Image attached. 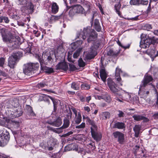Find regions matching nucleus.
I'll use <instances>...</instances> for the list:
<instances>
[{
  "label": "nucleus",
  "mask_w": 158,
  "mask_h": 158,
  "mask_svg": "<svg viewBox=\"0 0 158 158\" xmlns=\"http://www.w3.org/2000/svg\"><path fill=\"white\" fill-rule=\"evenodd\" d=\"M140 37V47L143 48L149 47L151 44V38L145 34H142Z\"/></svg>",
  "instance_id": "obj_4"
},
{
  "label": "nucleus",
  "mask_w": 158,
  "mask_h": 158,
  "mask_svg": "<svg viewBox=\"0 0 158 158\" xmlns=\"http://www.w3.org/2000/svg\"><path fill=\"white\" fill-rule=\"evenodd\" d=\"M7 156L0 152V158H6Z\"/></svg>",
  "instance_id": "obj_63"
},
{
  "label": "nucleus",
  "mask_w": 158,
  "mask_h": 158,
  "mask_svg": "<svg viewBox=\"0 0 158 158\" xmlns=\"http://www.w3.org/2000/svg\"><path fill=\"white\" fill-rule=\"evenodd\" d=\"M56 69H61L64 71H66L68 68L67 64L64 62H60L56 66Z\"/></svg>",
  "instance_id": "obj_17"
},
{
  "label": "nucleus",
  "mask_w": 158,
  "mask_h": 158,
  "mask_svg": "<svg viewBox=\"0 0 158 158\" xmlns=\"http://www.w3.org/2000/svg\"><path fill=\"white\" fill-rule=\"evenodd\" d=\"M90 129L92 137L97 141H100L102 138L101 134L96 131L97 129H93L92 127H91Z\"/></svg>",
  "instance_id": "obj_12"
},
{
  "label": "nucleus",
  "mask_w": 158,
  "mask_h": 158,
  "mask_svg": "<svg viewBox=\"0 0 158 158\" xmlns=\"http://www.w3.org/2000/svg\"><path fill=\"white\" fill-rule=\"evenodd\" d=\"M107 84L110 90L113 93L117 94V93L119 91V90L116 88V85L111 79H107Z\"/></svg>",
  "instance_id": "obj_8"
},
{
  "label": "nucleus",
  "mask_w": 158,
  "mask_h": 158,
  "mask_svg": "<svg viewBox=\"0 0 158 158\" xmlns=\"http://www.w3.org/2000/svg\"><path fill=\"white\" fill-rule=\"evenodd\" d=\"M120 50H114L113 49H110L107 52V54L109 56H117L119 53Z\"/></svg>",
  "instance_id": "obj_21"
},
{
  "label": "nucleus",
  "mask_w": 158,
  "mask_h": 158,
  "mask_svg": "<svg viewBox=\"0 0 158 158\" xmlns=\"http://www.w3.org/2000/svg\"><path fill=\"white\" fill-rule=\"evenodd\" d=\"M133 130L135 132V136L138 137L139 136L140 130L139 126L137 125H135L133 128Z\"/></svg>",
  "instance_id": "obj_29"
},
{
  "label": "nucleus",
  "mask_w": 158,
  "mask_h": 158,
  "mask_svg": "<svg viewBox=\"0 0 158 158\" xmlns=\"http://www.w3.org/2000/svg\"><path fill=\"white\" fill-rule=\"evenodd\" d=\"M114 8L116 12H117L118 15L120 16L121 14L120 12L119 11V10L120 8V6L119 4H116L114 6Z\"/></svg>",
  "instance_id": "obj_42"
},
{
  "label": "nucleus",
  "mask_w": 158,
  "mask_h": 158,
  "mask_svg": "<svg viewBox=\"0 0 158 158\" xmlns=\"http://www.w3.org/2000/svg\"><path fill=\"white\" fill-rule=\"evenodd\" d=\"M47 123L53 126L59 127L61 125L62 122L61 119L60 117H59L57 118L55 121L53 122L48 121Z\"/></svg>",
  "instance_id": "obj_19"
},
{
  "label": "nucleus",
  "mask_w": 158,
  "mask_h": 158,
  "mask_svg": "<svg viewBox=\"0 0 158 158\" xmlns=\"http://www.w3.org/2000/svg\"><path fill=\"white\" fill-rule=\"evenodd\" d=\"M85 127V123H82L80 125L76 126V128L82 129L84 128Z\"/></svg>",
  "instance_id": "obj_47"
},
{
  "label": "nucleus",
  "mask_w": 158,
  "mask_h": 158,
  "mask_svg": "<svg viewBox=\"0 0 158 158\" xmlns=\"http://www.w3.org/2000/svg\"><path fill=\"white\" fill-rule=\"evenodd\" d=\"M71 87L74 90H78L79 89V86L77 83L73 82L71 84Z\"/></svg>",
  "instance_id": "obj_37"
},
{
  "label": "nucleus",
  "mask_w": 158,
  "mask_h": 158,
  "mask_svg": "<svg viewBox=\"0 0 158 158\" xmlns=\"http://www.w3.org/2000/svg\"><path fill=\"white\" fill-rule=\"evenodd\" d=\"M27 108L28 113L31 116H34L35 115V114L32 110V107L30 106H28Z\"/></svg>",
  "instance_id": "obj_39"
},
{
  "label": "nucleus",
  "mask_w": 158,
  "mask_h": 158,
  "mask_svg": "<svg viewBox=\"0 0 158 158\" xmlns=\"http://www.w3.org/2000/svg\"><path fill=\"white\" fill-rule=\"evenodd\" d=\"M79 99L81 102H84L85 101V97L82 96H80Z\"/></svg>",
  "instance_id": "obj_59"
},
{
  "label": "nucleus",
  "mask_w": 158,
  "mask_h": 158,
  "mask_svg": "<svg viewBox=\"0 0 158 158\" xmlns=\"http://www.w3.org/2000/svg\"><path fill=\"white\" fill-rule=\"evenodd\" d=\"M53 55V54H51L50 52L49 51L44 52H43L42 54V57L43 60L45 61H47L50 64H52L53 61V59L52 56Z\"/></svg>",
  "instance_id": "obj_9"
},
{
  "label": "nucleus",
  "mask_w": 158,
  "mask_h": 158,
  "mask_svg": "<svg viewBox=\"0 0 158 158\" xmlns=\"http://www.w3.org/2000/svg\"><path fill=\"white\" fill-rule=\"evenodd\" d=\"M4 20V22L8 23L9 22L10 20L7 17L5 16H1L0 17V23L2 22Z\"/></svg>",
  "instance_id": "obj_38"
},
{
  "label": "nucleus",
  "mask_w": 158,
  "mask_h": 158,
  "mask_svg": "<svg viewBox=\"0 0 158 158\" xmlns=\"http://www.w3.org/2000/svg\"><path fill=\"white\" fill-rule=\"evenodd\" d=\"M40 62L41 69L42 70L44 71L45 72L49 73L53 72V69L52 68H49L43 65V62L42 60H40Z\"/></svg>",
  "instance_id": "obj_15"
},
{
  "label": "nucleus",
  "mask_w": 158,
  "mask_h": 158,
  "mask_svg": "<svg viewBox=\"0 0 158 158\" xmlns=\"http://www.w3.org/2000/svg\"><path fill=\"white\" fill-rule=\"evenodd\" d=\"M43 98V100L46 101L48 102H49V98L51 99L53 103H54V110H55L56 109V106L54 104V99L52 97H49L47 95H43L42 96Z\"/></svg>",
  "instance_id": "obj_30"
},
{
  "label": "nucleus",
  "mask_w": 158,
  "mask_h": 158,
  "mask_svg": "<svg viewBox=\"0 0 158 158\" xmlns=\"http://www.w3.org/2000/svg\"><path fill=\"white\" fill-rule=\"evenodd\" d=\"M17 62L13 56H10L8 59V65L10 68H14L16 65Z\"/></svg>",
  "instance_id": "obj_18"
},
{
  "label": "nucleus",
  "mask_w": 158,
  "mask_h": 158,
  "mask_svg": "<svg viewBox=\"0 0 158 158\" xmlns=\"http://www.w3.org/2000/svg\"><path fill=\"white\" fill-rule=\"evenodd\" d=\"M118 116L119 118L123 117L125 116L124 113L122 111L119 110L118 111Z\"/></svg>",
  "instance_id": "obj_45"
},
{
  "label": "nucleus",
  "mask_w": 158,
  "mask_h": 158,
  "mask_svg": "<svg viewBox=\"0 0 158 158\" xmlns=\"http://www.w3.org/2000/svg\"><path fill=\"white\" fill-rule=\"evenodd\" d=\"M117 43L119 46H121L123 48H124L125 49L128 48L129 47V45L126 47L123 46L122 45V44H121V42L119 40L117 42Z\"/></svg>",
  "instance_id": "obj_55"
},
{
  "label": "nucleus",
  "mask_w": 158,
  "mask_h": 158,
  "mask_svg": "<svg viewBox=\"0 0 158 158\" xmlns=\"http://www.w3.org/2000/svg\"><path fill=\"white\" fill-rule=\"evenodd\" d=\"M101 115L102 116V120H106L110 118V114L108 112H102Z\"/></svg>",
  "instance_id": "obj_31"
},
{
  "label": "nucleus",
  "mask_w": 158,
  "mask_h": 158,
  "mask_svg": "<svg viewBox=\"0 0 158 158\" xmlns=\"http://www.w3.org/2000/svg\"><path fill=\"white\" fill-rule=\"evenodd\" d=\"M152 80L153 78L151 76L148 75V74H146L144 76L143 80L142 81L140 85V87L141 88L145 87Z\"/></svg>",
  "instance_id": "obj_11"
},
{
  "label": "nucleus",
  "mask_w": 158,
  "mask_h": 158,
  "mask_svg": "<svg viewBox=\"0 0 158 158\" xmlns=\"http://www.w3.org/2000/svg\"><path fill=\"white\" fill-rule=\"evenodd\" d=\"M89 51L86 56V58L89 60L93 58L97 54L95 49L93 46L90 48Z\"/></svg>",
  "instance_id": "obj_14"
},
{
  "label": "nucleus",
  "mask_w": 158,
  "mask_h": 158,
  "mask_svg": "<svg viewBox=\"0 0 158 158\" xmlns=\"http://www.w3.org/2000/svg\"><path fill=\"white\" fill-rule=\"evenodd\" d=\"M89 36L87 39L88 42L94 40L97 37V34L94 29H90L89 27H87L84 29L83 31L79 35H77V38L80 39L82 38L83 40L85 39L86 36Z\"/></svg>",
  "instance_id": "obj_1"
},
{
  "label": "nucleus",
  "mask_w": 158,
  "mask_h": 158,
  "mask_svg": "<svg viewBox=\"0 0 158 158\" xmlns=\"http://www.w3.org/2000/svg\"><path fill=\"white\" fill-rule=\"evenodd\" d=\"M156 48L153 47V48H150V49H148L147 50V52L148 54L150 55L153 56H156Z\"/></svg>",
  "instance_id": "obj_28"
},
{
  "label": "nucleus",
  "mask_w": 158,
  "mask_h": 158,
  "mask_svg": "<svg viewBox=\"0 0 158 158\" xmlns=\"http://www.w3.org/2000/svg\"><path fill=\"white\" fill-rule=\"evenodd\" d=\"M122 72L121 69L118 67H117L115 70V78L118 81L119 85H123V84L121 81V79L120 76V74Z\"/></svg>",
  "instance_id": "obj_13"
},
{
  "label": "nucleus",
  "mask_w": 158,
  "mask_h": 158,
  "mask_svg": "<svg viewBox=\"0 0 158 158\" xmlns=\"http://www.w3.org/2000/svg\"><path fill=\"white\" fill-rule=\"evenodd\" d=\"M76 13H84L85 11L84 8L80 5H77L73 6Z\"/></svg>",
  "instance_id": "obj_20"
},
{
  "label": "nucleus",
  "mask_w": 158,
  "mask_h": 158,
  "mask_svg": "<svg viewBox=\"0 0 158 158\" xmlns=\"http://www.w3.org/2000/svg\"><path fill=\"white\" fill-rule=\"evenodd\" d=\"M82 89H88L90 88V85L88 84L84 83L81 85Z\"/></svg>",
  "instance_id": "obj_43"
},
{
  "label": "nucleus",
  "mask_w": 158,
  "mask_h": 158,
  "mask_svg": "<svg viewBox=\"0 0 158 158\" xmlns=\"http://www.w3.org/2000/svg\"><path fill=\"white\" fill-rule=\"evenodd\" d=\"M75 11L74 9L73 6L70 9L69 12V15L70 17H72L73 16L76 14Z\"/></svg>",
  "instance_id": "obj_41"
},
{
  "label": "nucleus",
  "mask_w": 158,
  "mask_h": 158,
  "mask_svg": "<svg viewBox=\"0 0 158 158\" xmlns=\"http://www.w3.org/2000/svg\"><path fill=\"white\" fill-rule=\"evenodd\" d=\"M74 121L77 124H79L80 123L81 121V116L80 113H78L77 116H75Z\"/></svg>",
  "instance_id": "obj_33"
},
{
  "label": "nucleus",
  "mask_w": 158,
  "mask_h": 158,
  "mask_svg": "<svg viewBox=\"0 0 158 158\" xmlns=\"http://www.w3.org/2000/svg\"><path fill=\"white\" fill-rule=\"evenodd\" d=\"M11 17L12 19H14L17 20L20 19V17L17 15H14V14L11 15Z\"/></svg>",
  "instance_id": "obj_52"
},
{
  "label": "nucleus",
  "mask_w": 158,
  "mask_h": 158,
  "mask_svg": "<svg viewBox=\"0 0 158 158\" xmlns=\"http://www.w3.org/2000/svg\"><path fill=\"white\" fill-rule=\"evenodd\" d=\"M72 110L74 114H75V116H77L78 114H77V111L76 110L75 108H72Z\"/></svg>",
  "instance_id": "obj_64"
},
{
  "label": "nucleus",
  "mask_w": 158,
  "mask_h": 158,
  "mask_svg": "<svg viewBox=\"0 0 158 158\" xmlns=\"http://www.w3.org/2000/svg\"><path fill=\"white\" fill-rule=\"evenodd\" d=\"M5 59L3 57L0 58V67H2L5 63Z\"/></svg>",
  "instance_id": "obj_49"
},
{
  "label": "nucleus",
  "mask_w": 158,
  "mask_h": 158,
  "mask_svg": "<svg viewBox=\"0 0 158 158\" xmlns=\"http://www.w3.org/2000/svg\"><path fill=\"white\" fill-rule=\"evenodd\" d=\"M13 119L9 117L8 118H6V123L8 124H12L13 125H17V126H18L19 125V122L12 119Z\"/></svg>",
  "instance_id": "obj_24"
},
{
  "label": "nucleus",
  "mask_w": 158,
  "mask_h": 158,
  "mask_svg": "<svg viewBox=\"0 0 158 158\" xmlns=\"http://www.w3.org/2000/svg\"><path fill=\"white\" fill-rule=\"evenodd\" d=\"M6 118H4L3 119H0V126H2L4 127H6L8 125L6 124Z\"/></svg>",
  "instance_id": "obj_36"
},
{
  "label": "nucleus",
  "mask_w": 158,
  "mask_h": 158,
  "mask_svg": "<svg viewBox=\"0 0 158 158\" xmlns=\"http://www.w3.org/2000/svg\"><path fill=\"white\" fill-rule=\"evenodd\" d=\"M114 127L118 129H123L125 128V126L124 123L118 122L114 124Z\"/></svg>",
  "instance_id": "obj_27"
},
{
  "label": "nucleus",
  "mask_w": 158,
  "mask_h": 158,
  "mask_svg": "<svg viewBox=\"0 0 158 158\" xmlns=\"http://www.w3.org/2000/svg\"><path fill=\"white\" fill-rule=\"evenodd\" d=\"M0 76H2L3 77H6L7 74L5 72L2 70H0Z\"/></svg>",
  "instance_id": "obj_54"
},
{
  "label": "nucleus",
  "mask_w": 158,
  "mask_h": 158,
  "mask_svg": "<svg viewBox=\"0 0 158 158\" xmlns=\"http://www.w3.org/2000/svg\"><path fill=\"white\" fill-rule=\"evenodd\" d=\"M3 40L8 45V46L16 48L15 45H18V42L16 37L11 34L9 36L4 35L2 34Z\"/></svg>",
  "instance_id": "obj_3"
},
{
  "label": "nucleus",
  "mask_w": 158,
  "mask_h": 158,
  "mask_svg": "<svg viewBox=\"0 0 158 158\" xmlns=\"http://www.w3.org/2000/svg\"><path fill=\"white\" fill-rule=\"evenodd\" d=\"M87 121L89 124L92 126L91 127H92L93 128V129H97V127L94 121L91 120L89 118H87Z\"/></svg>",
  "instance_id": "obj_34"
},
{
  "label": "nucleus",
  "mask_w": 158,
  "mask_h": 158,
  "mask_svg": "<svg viewBox=\"0 0 158 158\" xmlns=\"http://www.w3.org/2000/svg\"><path fill=\"white\" fill-rule=\"evenodd\" d=\"M78 65L80 67H83L85 65V63L81 58L79 59L78 61Z\"/></svg>",
  "instance_id": "obj_40"
},
{
  "label": "nucleus",
  "mask_w": 158,
  "mask_h": 158,
  "mask_svg": "<svg viewBox=\"0 0 158 158\" xmlns=\"http://www.w3.org/2000/svg\"><path fill=\"white\" fill-rule=\"evenodd\" d=\"M80 54V51L77 50L76 52L74 53L73 54V56L74 58H77L79 55Z\"/></svg>",
  "instance_id": "obj_50"
},
{
  "label": "nucleus",
  "mask_w": 158,
  "mask_h": 158,
  "mask_svg": "<svg viewBox=\"0 0 158 158\" xmlns=\"http://www.w3.org/2000/svg\"><path fill=\"white\" fill-rule=\"evenodd\" d=\"M142 88H141V87H140L139 88V91H140V92H142V93H143V95L145 96H146L148 95L149 93V91H143L142 90Z\"/></svg>",
  "instance_id": "obj_51"
},
{
  "label": "nucleus",
  "mask_w": 158,
  "mask_h": 158,
  "mask_svg": "<svg viewBox=\"0 0 158 158\" xmlns=\"http://www.w3.org/2000/svg\"><path fill=\"white\" fill-rule=\"evenodd\" d=\"M104 99L108 102H110L111 101L110 97L108 95L104 96Z\"/></svg>",
  "instance_id": "obj_44"
},
{
  "label": "nucleus",
  "mask_w": 158,
  "mask_h": 158,
  "mask_svg": "<svg viewBox=\"0 0 158 158\" xmlns=\"http://www.w3.org/2000/svg\"><path fill=\"white\" fill-rule=\"evenodd\" d=\"M132 118L135 120L137 121H139L142 120H146V121H148V119L147 118L141 115L135 114L132 116Z\"/></svg>",
  "instance_id": "obj_23"
},
{
  "label": "nucleus",
  "mask_w": 158,
  "mask_h": 158,
  "mask_svg": "<svg viewBox=\"0 0 158 158\" xmlns=\"http://www.w3.org/2000/svg\"><path fill=\"white\" fill-rule=\"evenodd\" d=\"M10 139V134L7 131L5 130L0 135V146L4 147L8 143Z\"/></svg>",
  "instance_id": "obj_5"
},
{
  "label": "nucleus",
  "mask_w": 158,
  "mask_h": 158,
  "mask_svg": "<svg viewBox=\"0 0 158 158\" xmlns=\"http://www.w3.org/2000/svg\"><path fill=\"white\" fill-rule=\"evenodd\" d=\"M94 28L98 31H100L101 30L102 27L100 26L99 20L98 19H95L94 22Z\"/></svg>",
  "instance_id": "obj_25"
},
{
  "label": "nucleus",
  "mask_w": 158,
  "mask_h": 158,
  "mask_svg": "<svg viewBox=\"0 0 158 158\" xmlns=\"http://www.w3.org/2000/svg\"><path fill=\"white\" fill-rule=\"evenodd\" d=\"M17 24L19 26H24L25 24L22 22L19 21H17Z\"/></svg>",
  "instance_id": "obj_56"
},
{
  "label": "nucleus",
  "mask_w": 158,
  "mask_h": 158,
  "mask_svg": "<svg viewBox=\"0 0 158 158\" xmlns=\"http://www.w3.org/2000/svg\"><path fill=\"white\" fill-rule=\"evenodd\" d=\"M69 68L70 71H74L77 69L76 67L73 64H69Z\"/></svg>",
  "instance_id": "obj_46"
},
{
  "label": "nucleus",
  "mask_w": 158,
  "mask_h": 158,
  "mask_svg": "<svg viewBox=\"0 0 158 158\" xmlns=\"http://www.w3.org/2000/svg\"><path fill=\"white\" fill-rule=\"evenodd\" d=\"M47 127L49 128V130L52 131H53L54 132H57L56 130L55 129L53 128V127Z\"/></svg>",
  "instance_id": "obj_60"
},
{
  "label": "nucleus",
  "mask_w": 158,
  "mask_h": 158,
  "mask_svg": "<svg viewBox=\"0 0 158 158\" xmlns=\"http://www.w3.org/2000/svg\"><path fill=\"white\" fill-rule=\"evenodd\" d=\"M69 124V121L68 120L66 119L64 120V123L63 126L60 128H58L57 129H62L66 128L68 127Z\"/></svg>",
  "instance_id": "obj_35"
},
{
  "label": "nucleus",
  "mask_w": 158,
  "mask_h": 158,
  "mask_svg": "<svg viewBox=\"0 0 158 158\" xmlns=\"http://www.w3.org/2000/svg\"><path fill=\"white\" fill-rule=\"evenodd\" d=\"M16 2L19 4L25 5L26 7L30 10V12H32L34 10V6L29 0H16Z\"/></svg>",
  "instance_id": "obj_6"
},
{
  "label": "nucleus",
  "mask_w": 158,
  "mask_h": 158,
  "mask_svg": "<svg viewBox=\"0 0 158 158\" xmlns=\"http://www.w3.org/2000/svg\"><path fill=\"white\" fill-rule=\"evenodd\" d=\"M148 1H143L142 0H131L130 4L131 5H139L140 4L146 5L148 4Z\"/></svg>",
  "instance_id": "obj_16"
},
{
  "label": "nucleus",
  "mask_w": 158,
  "mask_h": 158,
  "mask_svg": "<svg viewBox=\"0 0 158 158\" xmlns=\"http://www.w3.org/2000/svg\"><path fill=\"white\" fill-rule=\"evenodd\" d=\"M151 38V43L154 44L155 43H158V39H155L154 37Z\"/></svg>",
  "instance_id": "obj_48"
},
{
  "label": "nucleus",
  "mask_w": 158,
  "mask_h": 158,
  "mask_svg": "<svg viewBox=\"0 0 158 158\" xmlns=\"http://www.w3.org/2000/svg\"><path fill=\"white\" fill-rule=\"evenodd\" d=\"M100 75L102 80L103 81H105L107 77V74L104 68H102L100 70Z\"/></svg>",
  "instance_id": "obj_22"
},
{
  "label": "nucleus",
  "mask_w": 158,
  "mask_h": 158,
  "mask_svg": "<svg viewBox=\"0 0 158 158\" xmlns=\"http://www.w3.org/2000/svg\"><path fill=\"white\" fill-rule=\"evenodd\" d=\"M15 109L14 111L9 115V117L11 118L19 117L22 114V109L21 106H18L17 108Z\"/></svg>",
  "instance_id": "obj_7"
},
{
  "label": "nucleus",
  "mask_w": 158,
  "mask_h": 158,
  "mask_svg": "<svg viewBox=\"0 0 158 158\" xmlns=\"http://www.w3.org/2000/svg\"><path fill=\"white\" fill-rule=\"evenodd\" d=\"M26 50L27 52L30 53L31 50V47H28L26 48Z\"/></svg>",
  "instance_id": "obj_61"
},
{
  "label": "nucleus",
  "mask_w": 158,
  "mask_h": 158,
  "mask_svg": "<svg viewBox=\"0 0 158 158\" xmlns=\"http://www.w3.org/2000/svg\"><path fill=\"white\" fill-rule=\"evenodd\" d=\"M15 101L16 102H16L15 104H14L13 102H14V101L13 100V102H12V104L13 106L14 107H17L18 106H19V105L18 103V102L17 100H16Z\"/></svg>",
  "instance_id": "obj_57"
},
{
  "label": "nucleus",
  "mask_w": 158,
  "mask_h": 158,
  "mask_svg": "<svg viewBox=\"0 0 158 158\" xmlns=\"http://www.w3.org/2000/svg\"><path fill=\"white\" fill-rule=\"evenodd\" d=\"M144 27L147 30H149L152 28L151 25L148 24H145L144 26Z\"/></svg>",
  "instance_id": "obj_53"
},
{
  "label": "nucleus",
  "mask_w": 158,
  "mask_h": 158,
  "mask_svg": "<svg viewBox=\"0 0 158 158\" xmlns=\"http://www.w3.org/2000/svg\"><path fill=\"white\" fill-rule=\"evenodd\" d=\"M115 138L118 139V141L120 144H122L124 141V135L123 133L119 131H116L113 133Z\"/></svg>",
  "instance_id": "obj_10"
},
{
  "label": "nucleus",
  "mask_w": 158,
  "mask_h": 158,
  "mask_svg": "<svg viewBox=\"0 0 158 158\" xmlns=\"http://www.w3.org/2000/svg\"><path fill=\"white\" fill-rule=\"evenodd\" d=\"M22 53L19 52L13 53L10 56H13L14 59H16V60L17 61L22 56Z\"/></svg>",
  "instance_id": "obj_32"
},
{
  "label": "nucleus",
  "mask_w": 158,
  "mask_h": 158,
  "mask_svg": "<svg viewBox=\"0 0 158 158\" xmlns=\"http://www.w3.org/2000/svg\"><path fill=\"white\" fill-rule=\"evenodd\" d=\"M59 6L56 2H53L52 5V12L53 14H56L58 12Z\"/></svg>",
  "instance_id": "obj_26"
},
{
  "label": "nucleus",
  "mask_w": 158,
  "mask_h": 158,
  "mask_svg": "<svg viewBox=\"0 0 158 158\" xmlns=\"http://www.w3.org/2000/svg\"><path fill=\"white\" fill-rule=\"evenodd\" d=\"M71 47L73 50H74L77 48V47L75 45V44L74 43L73 44L71 45Z\"/></svg>",
  "instance_id": "obj_62"
},
{
  "label": "nucleus",
  "mask_w": 158,
  "mask_h": 158,
  "mask_svg": "<svg viewBox=\"0 0 158 158\" xmlns=\"http://www.w3.org/2000/svg\"><path fill=\"white\" fill-rule=\"evenodd\" d=\"M39 67V64L38 63H27L24 65L23 72L25 75L30 76L31 75L32 71L38 69Z\"/></svg>",
  "instance_id": "obj_2"
},
{
  "label": "nucleus",
  "mask_w": 158,
  "mask_h": 158,
  "mask_svg": "<svg viewBox=\"0 0 158 158\" xmlns=\"http://www.w3.org/2000/svg\"><path fill=\"white\" fill-rule=\"evenodd\" d=\"M139 17V16H137L136 17H135L134 18H128V19L129 20H137L138 19V17Z\"/></svg>",
  "instance_id": "obj_58"
}]
</instances>
